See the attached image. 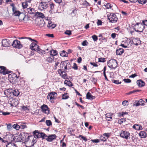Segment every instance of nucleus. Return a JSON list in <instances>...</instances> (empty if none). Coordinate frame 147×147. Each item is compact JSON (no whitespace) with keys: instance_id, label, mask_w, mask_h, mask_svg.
<instances>
[{"instance_id":"47","label":"nucleus","mask_w":147,"mask_h":147,"mask_svg":"<svg viewBox=\"0 0 147 147\" xmlns=\"http://www.w3.org/2000/svg\"><path fill=\"white\" fill-rule=\"evenodd\" d=\"M92 38L94 41H96L98 40V38L97 36L95 35H93L92 36Z\"/></svg>"},{"instance_id":"46","label":"nucleus","mask_w":147,"mask_h":147,"mask_svg":"<svg viewBox=\"0 0 147 147\" xmlns=\"http://www.w3.org/2000/svg\"><path fill=\"white\" fill-rule=\"evenodd\" d=\"M72 68L75 70H77L78 69V67L76 63H74Z\"/></svg>"},{"instance_id":"17","label":"nucleus","mask_w":147,"mask_h":147,"mask_svg":"<svg viewBox=\"0 0 147 147\" xmlns=\"http://www.w3.org/2000/svg\"><path fill=\"white\" fill-rule=\"evenodd\" d=\"M137 83L138 85L140 87H142L145 85V82L141 80H137Z\"/></svg>"},{"instance_id":"44","label":"nucleus","mask_w":147,"mask_h":147,"mask_svg":"<svg viewBox=\"0 0 147 147\" xmlns=\"http://www.w3.org/2000/svg\"><path fill=\"white\" fill-rule=\"evenodd\" d=\"M0 113H2V114L3 115H9L10 114V113L8 112H4L3 111H0Z\"/></svg>"},{"instance_id":"48","label":"nucleus","mask_w":147,"mask_h":147,"mask_svg":"<svg viewBox=\"0 0 147 147\" xmlns=\"http://www.w3.org/2000/svg\"><path fill=\"white\" fill-rule=\"evenodd\" d=\"M123 80L125 82L127 83H130L131 82V80L129 79H124Z\"/></svg>"},{"instance_id":"60","label":"nucleus","mask_w":147,"mask_h":147,"mask_svg":"<svg viewBox=\"0 0 147 147\" xmlns=\"http://www.w3.org/2000/svg\"><path fill=\"white\" fill-rule=\"evenodd\" d=\"M127 41H128V43L127 44H126V45H127V44H130L129 45H131L134 44V42H133V41H132L131 40H130L129 41H128V40Z\"/></svg>"},{"instance_id":"7","label":"nucleus","mask_w":147,"mask_h":147,"mask_svg":"<svg viewBox=\"0 0 147 147\" xmlns=\"http://www.w3.org/2000/svg\"><path fill=\"white\" fill-rule=\"evenodd\" d=\"M9 102H10L9 104L11 106L16 107L19 104V101L16 99L10 98L9 100Z\"/></svg>"},{"instance_id":"5","label":"nucleus","mask_w":147,"mask_h":147,"mask_svg":"<svg viewBox=\"0 0 147 147\" xmlns=\"http://www.w3.org/2000/svg\"><path fill=\"white\" fill-rule=\"evenodd\" d=\"M120 135L121 137L127 139L129 137L130 134L127 131H121L120 132Z\"/></svg>"},{"instance_id":"40","label":"nucleus","mask_w":147,"mask_h":147,"mask_svg":"<svg viewBox=\"0 0 147 147\" xmlns=\"http://www.w3.org/2000/svg\"><path fill=\"white\" fill-rule=\"evenodd\" d=\"M46 125L48 126L52 125V122L50 120H47L46 121Z\"/></svg>"},{"instance_id":"32","label":"nucleus","mask_w":147,"mask_h":147,"mask_svg":"<svg viewBox=\"0 0 147 147\" xmlns=\"http://www.w3.org/2000/svg\"><path fill=\"white\" fill-rule=\"evenodd\" d=\"M54 57H49L47 58V61L49 63H51L54 60Z\"/></svg>"},{"instance_id":"63","label":"nucleus","mask_w":147,"mask_h":147,"mask_svg":"<svg viewBox=\"0 0 147 147\" xmlns=\"http://www.w3.org/2000/svg\"><path fill=\"white\" fill-rule=\"evenodd\" d=\"M102 22L100 20H98V22H97V24L98 25H102Z\"/></svg>"},{"instance_id":"21","label":"nucleus","mask_w":147,"mask_h":147,"mask_svg":"<svg viewBox=\"0 0 147 147\" xmlns=\"http://www.w3.org/2000/svg\"><path fill=\"white\" fill-rule=\"evenodd\" d=\"M47 98L48 99H49L50 102L52 103L54 102V100H53L55 98V97L50 95L49 94L47 96Z\"/></svg>"},{"instance_id":"42","label":"nucleus","mask_w":147,"mask_h":147,"mask_svg":"<svg viewBox=\"0 0 147 147\" xmlns=\"http://www.w3.org/2000/svg\"><path fill=\"white\" fill-rule=\"evenodd\" d=\"M38 48H39V46L37 44L36 45V46H35L34 47V48H30V49L32 50L36 51Z\"/></svg>"},{"instance_id":"29","label":"nucleus","mask_w":147,"mask_h":147,"mask_svg":"<svg viewBox=\"0 0 147 147\" xmlns=\"http://www.w3.org/2000/svg\"><path fill=\"white\" fill-rule=\"evenodd\" d=\"M128 43L127 41L126 42H125L124 44H121V46L123 47L124 48H126L127 47H129L130 46H131V45H129V44H127V45H126V44H127Z\"/></svg>"},{"instance_id":"64","label":"nucleus","mask_w":147,"mask_h":147,"mask_svg":"<svg viewBox=\"0 0 147 147\" xmlns=\"http://www.w3.org/2000/svg\"><path fill=\"white\" fill-rule=\"evenodd\" d=\"M142 23L144 25L147 26V20L143 21Z\"/></svg>"},{"instance_id":"30","label":"nucleus","mask_w":147,"mask_h":147,"mask_svg":"<svg viewBox=\"0 0 147 147\" xmlns=\"http://www.w3.org/2000/svg\"><path fill=\"white\" fill-rule=\"evenodd\" d=\"M12 93L13 95L16 96H17L19 95L20 92L18 90L15 89L12 92Z\"/></svg>"},{"instance_id":"55","label":"nucleus","mask_w":147,"mask_h":147,"mask_svg":"<svg viewBox=\"0 0 147 147\" xmlns=\"http://www.w3.org/2000/svg\"><path fill=\"white\" fill-rule=\"evenodd\" d=\"M61 62V61L60 60L56 62L55 63V69H56L57 67V66Z\"/></svg>"},{"instance_id":"9","label":"nucleus","mask_w":147,"mask_h":147,"mask_svg":"<svg viewBox=\"0 0 147 147\" xmlns=\"http://www.w3.org/2000/svg\"><path fill=\"white\" fill-rule=\"evenodd\" d=\"M48 7V5L40 2L38 6V9L42 10L47 9Z\"/></svg>"},{"instance_id":"61","label":"nucleus","mask_w":147,"mask_h":147,"mask_svg":"<svg viewBox=\"0 0 147 147\" xmlns=\"http://www.w3.org/2000/svg\"><path fill=\"white\" fill-rule=\"evenodd\" d=\"M90 64L94 67H97L98 65L95 63L90 62Z\"/></svg>"},{"instance_id":"25","label":"nucleus","mask_w":147,"mask_h":147,"mask_svg":"<svg viewBox=\"0 0 147 147\" xmlns=\"http://www.w3.org/2000/svg\"><path fill=\"white\" fill-rule=\"evenodd\" d=\"M50 55L54 57L57 54V51L56 50H52L50 51Z\"/></svg>"},{"instance_id":"22","label":"nucleus","mask_w":147,"mask_h":147,"mask_svg":"<svg viewBox=\"0 0 147 147\" xmlns=\"http://www.w3.org/2000/svg\"><path fill=\"white\" fill-rule=\"evenodd\" d=\"M70 63L67 60L63 62L62 65H65V66L64 67L65 70H66L67 69V67H69V65H70Z\"/></svg>"},{"instance_id":"12","label":"nucleus","mask_w":147,"mask_h":147,"mask_svg":"<svg viewBox=\"0 0 147 147\" xmlns=\"http://www.w3.org/2000/svg\"><path fill=\"white\" fill-rule=\"evenodd\" d=\"M28 140L32 141L33 143V146L37 141V138L34 136H28Z\"/></svg>"},{"instance_id":"31","label":"nucleus","mask_w":147,"mask_h":147,"mask_svg":"<svg viewBox=\"0 0 147 147\" xmlns=\"http://www.w3.org/2000/svg\"><path fill=\"white\" fill-rule=\"evenodd\" d=\"M64 83L65 84H66L69 86H71L73 85L72 83L69 81L65 80Z\"/></svg>"},{"instance_id":"18","label":"nucleus","mask_w":147,"mask_h":147,"mask_svg":"<svg viewBox=\"0 0 147 147\" xmlns=\"http://www.w3.org/2000/svg\"><path fill=\"white\" fill-rule=\"evenodd\" d=\"M133 128L137 130H142V126L138 124H135L133 126Z\"/></svg>"},{"instance_id":"3","label":"nucleus","mask_w":147,"mask_h":147,"mask_svg":"<svg viewBox=\"0 0 147 147\" xmlns=\"http://www.w3.org/2000/svg\"><path fill=\"white\" fill-rule=\"evenodd\" d=\"M34 136L37 138H42V139H44L47 136L44 133L42 132H39L37 130H36L33 132Z\"/></svg>"},{"instance_id":"57","label":"nucleus","mask_w":147,"mask_h":147,"mask_svg":"<svg viewBox=\"0 0 147 147\" xmlns=\"http://www.w3.org/2000/svg\"><path fill=\"white\" fill-rule=\"evenodd\" d=\"M65 33L68 35H70L71 34V32L70 30H67L65 32Z\"/></svg>"},{"instance_id":"10","label":"nucleus","mask_w":147,"mask_h":147,"mask_svg":"<svg viewBox=\"0 0 147 147\" xmlns=\"http://www.w3.org/2000/svg\"><path fill=\"white\" fill-rule=\"evenodd\" d=\"M10 41L9 40L6 39H3L2 41V45L4 47H8L10 45Z\"/></svg>"},{"instance_id":"53","label":"nucleus","mask_w":147,"mask_h":147,"mask_svg":"<svg viewBox=\"0 0 147 147\" xmlns=\"http://www.w3.org/2000/svg\"><path fill=\"white\" fill-rule=\"evenodd\" d=\"M19 126L18 125L14 124L13 125V127L17 130H18L19 129Z\"/></svg>"},{"instance_id":"27","label":"nucleus","mask_w":147,"mask_h":147,"mask_svg":"<svg viewBox=\"0 0 147 147\" xmlns=\"http://www.w3.org/2000/svg\"><path fill=\"white\" fill-rule=\"evenodd\" d=\"M112 114L111 113H107L106 114V119L108 121H110L112 119Z\"/></svg>"},{"instance_id":"52","label":"nucleus","mask_w":147,"mask_h":147,"mask_svg":"<svg viewBox=\"0 0 147 147\" xmlns=\"http://www.w3.org/2000/svg\"><path fill=\"white\" fill-rule=\"evenodd\" d=\"M91 141L93 143H98L100 142L99 140L96 139L94 140H91Z\"/></svg>"},{"instance_id":"43","label":"nucleus","mask_w":147,"mask_h":147,"mask_svg":"<svg viewBox=\"0 0 147 147\" xmlns=\"http://www.w3.org/2000/svg\"><path fill=\"white\" fill-rule=\"evenodd\" d=\"M107 139V138H106L105 137V136H104L103 135L101 136L100 137V139L101 141H106Z\"/></svg>"},{"instance_id":"54","label":"nucleus","mask_w":147,"mask_h":147,"mask_svg":"<svg viewBox=\"0 0 147 147\" xmlns=\"http://www.w3.org/2000/svg\"><path fill=\"white\" fill-rule=\"evenodd\" d=\"M50 7L51 9V10H53L54 7V4L53 3H51L50 5Z\"/></svg>"},{"instance_id":"23","label":"nucleus","mask_w":147,"mask_h":147,"mask_svg":"<svg viewBox=\"0 0 147 147\" xmlns=\"http://www.w3.org/2000/svg\"><path fill=\"white\" fill-rule=\"evenodd\" d=\"M86 98L88 99L92 100L95 98V96H93L89 92L86 94Z\"/></svg>"},{"instance_id":"50","label":"nucleus","mask_w":147,"mask_h":147,"mask_svg":"<svg viewBox=\"0 0 147 147\" xmlns=\"http://www.w3.org/2000/svg\"><path fill=\"white\" fill-rule=\"evenodd\" d=\"M128 101L127 100H124L122 102V104L124 106H127L128 105Z\"/></svg>"},{"instance_id":"37","label":"nucleus","mask_w":147,"mask_h":147,"mask_svg":"<svg viewBox=\"0 0 147 147\" xmlns=\"http://www.w3.org/2000/svg\"><path fill=\"white\" fill-rule=\"evenodd\" d=\"M112 82L116 84H119L121 83V82H119V80H112Z\"/></svg>"},{"instance_id":"51","label":"nucleus","mask_w":147,"mask_h":147,"mask_svg":"<svg viewBox=\"0 0 147 147\" xmlns=\"http://www.w3.org/2000/svg\"><path fill=\"white\" fill-rule=\"evenodd\" d=\"M79 138H81L83 140L85 141L86 142L87 141V139L85 137L83 136L82 135H79Z\"/></svg>"},{"instance_id":"14","label":"nucleus","mask_w":147,"mask_h":147,"mask_svg":"<svg viewBox=\"0 0 147 147\" xmlns=\"http://www.w3.org/2000/svg\"><path fill=\"white\" fill-rule=\"evenodd\" d=\"M56 137V136L55 134L51 135L48 136L47 140L48 142H51L54 139H55Z\"/></svg>"},{"instance_id":"36","label":"nucleus","mask_w":147,"mask_h":147,"mask_svg":"<svg viewBox=\"0 0 147 147\" xmlns=\"http://www.w3.org/2000/svg\"><path fill=\"white\" fill-rule=\"evenodd\" d=\"M7 128L8 130H11L13 127V126H12V125L10 123L7 124Z\"/></svg>"},{"instance_id":"13","label":"nucleus","mask_w":147,"mask_h":147,"mask_svg":"<svg viewBox=\"0 0 147 147\" xmlns=\"http://www.w3.org/2000/svg\"><path fill=\"white\" fill-rule=\"evenodd\" d=\"M24 38H27L29 39L30 40H31V41H34L36 42H32L30 45V48H33L36 45H37V42L36 41V40H33L31 38L29 37H21L20 38V39H24Z\"/></svg>"},{"instance_id":"45","label":"nucleus","mask_w":147,"mask_h":147,"mask_svg":"<svg viewBox=\"0 0 147 147\" xmlns=\"http://www.w3.org/2000/svg\"><path fill=\"white\" fill-rule=\"evenodd\" d=\"M88 43L87 41L85 40L82 42V45L83 46H87L88 45Z\"/></svg>"},{"instance_id":"4","label":"nucleus","mask_w":147,"mask_h":147,"mask_svg":"<svg viewBox=\"0 0 147 147\" xmlns=\"http://www.w3.org/2000/svg\"><path fill=\"white\" fill-rule=\"evenodd\" d=\"M11 45L13 47L16 48L20 49L22 47V45L20 41L18 40H14Z\"/></svg>"},{"instance_id":"34","label":"nucleus","mask_w":147,"mask_h":147,"mask_svg":"<svg viewBox=\"0 0 147 147\" xmlns=\"http://www.w3.org/2000/svg\"><path fill=\"white\" fill-rule=\"evenodd\" d=\"M104 5L106 8L107 9H111L112 7V5L109 3H107L106 5Z\"/></svg>"},{"instance_id":"19","label":"nucleus","mask_w":147,"mask_h":147,"mask_svg":"<svg viewBox=\"0 0 147 147\" xmlns=\"http://www.w3.org/2000/svg\"><path fill=\"white\" fill-rule=\"evenodd\" d=\"M12 11L13 13L16 16H19L21 14L20 11L16 10V8L14 9V8H12Z\"/></svg>"},{"instance_id":"16","label":"nucleus","mask_w":147,"mask_h":147,"mask_svg":"<svg viewBox=\"0 0 147 147\" xmlns=\"http://www.w3.org/2000/svg\"><path fill=\"white\" fill-rule=\"evenodd\" d=\"M124 50L123 49L119 48L116 50V53L117 55H121L122 54Z\"/></svg>"},{"instance_id":"15","label":"nucleus","mask_w":147,"mask_h":147,"mask_svg":"<svg viewBox=\"0 0 147 147\" xmlns=\"http://www.w3.org/2000/svg\"><path fill=\"white\" fill-rule=\"evenodd\" d=\"M27 11L30 14H32L35 13V10L34 9L31 7H29L27 9Z\"/></svg>"},{"instance_id":"58","label":"nucleus","mask_w":147,"mask_h":147,"mask_svg":"<svg viewBox=\"0 0 147 147\" xmlns=\"http://www.w3.org/2000/svg\"><path fill=\"white\" fill-rule=\"evenodd\" d=\"M22 109L24 111H29V109L26 107L25 106H23L22 107Z\"/></svg>"},{"instance_id":"26","label":"nucleus","mask_w":147,"mask_h":147,"mask_svg":"<svg viewBox=\"0 0 147 147\" xmlns=\"http://www.w3.org/2000/svg\"><path fill=\"white\" fill-rule=\"evenodd\" d=\"M45 22L43 20H40L38 21L37 24L40 27H42L44 26Z\"/></svg>"},{"instance_id":"38","label":"nucleus","mask_w":147,"mask_h":147,"mask_svg":"<svg viewBox=\"0 0 147 147\" xmlns=\"http://www.w3.org/2000/svg\"><path fill=\"white\" fill-rule=\"evenodd\" d=\"M139 3L142 4H145L146 2V0H137Z\"/></svg>"},{"instance_id":"59","label":"nucleus","mask_w":147,"mask_h":147,"mask_svg":"<svg viewBox=\"0 0 147 147\" xmlns=\"http://www.w3.org/2000/svg\"><path fill=\"white\" fill-rule=\"evenodd\" d=\"M103 136H105L106 138H108L109 136V133H104L103 135Z\"/></svg>"},{"instance_id":"6","label":"nucleus","mask_w":147,"mask_h":147,"mask_svg":"<svg viewBox=\"0 0 147 147\" xmlns=\"http://www.w3.org/2000/svg\"><path fill=\"white\" fill-rule=\"evenodd\" d=\"M41 109L43 113L48 115L49 113V109L47 106L45 105H43L41 106Z\"/></svg>"},{"instance_id":"24","label":"nucleus","mask_w":147,"mask_h":147,"mask_svg":"<svg viewBox=\"0 0 147 147\" xmlns=\"http://www.w3.org/2000/svg\"><path fill=\"white\" fill-rule=\"evenodd\" d=\"M35 16L39 18H45V16L43 13L41 12H37L35 13Z\"/></svg>"},{"instance_id":"33","label":"nucleus","mask_w":147,"mask_h":147,"mask_svg":"<svg viewBox=\"0 0 147 147\" xmlns=\"http://www.w3.org/2000/svg\"><path fill=\"white\" fill-rule=\"evenodd\" d=\"M6 147H18L16 145L13 143H9Z\"/></svg>"},{"instance_id":"11","label":"nucleus","mask_w":147,"mask_h":147,"mask_svg":"<svg viewBox=\"0 0 147 147\" xmlns=\"http://www.w3.org/2000/svg\"><path fill=\"white\" fill-rule=\"evenodd\" d=\"M0 68L1 69V70H0V73L2 74L5 75L10 73V72L6 69V68L4 66H0Z\"/></svg>"},{"instance_id":"39","label":"nucleus","mask_w":147,"mask_h":147,"mask_svg":"<svg viewBox=\"0 0 147 147\" xmlns=\"http://www.w3.org/2000/svg\"><path fill=\"white\" fill-rule=\"evenodd\" d=\"M68 96L67 93H65L63 95L62 99H66L68 98Z\"/></svg>"},{"instance_id":"41","label":"nucleus","mask_w":147,"mask_h":147,"mask_svg":"<svg viewBox=\"0 0 147 147\" xmlns=\"http://www.w3.org/2000/svg\"><path fill=\"white\" fill-rule=\"evenodd\" d=\"M105 61V58L101 57L98 59V62H104Z\"/></svg>"},{"instance_id":"2","label":"nucleus","mask_w":147,"mask_h":147,"mask_svg":"<svg viewBox=\"0 0 147 147\" xmlns=\"http://www.w3.org/2000/svg\"><path fill=\"white\" fill-rule=\"evenodd\" d=\"M108 19L109 22L111 23H115L118 20V18L116 15L113 13H111L109 15H107Z\"/></svg>"},{"instance_id":"35","label":"nucleus","mask_w":147,"mask_h":147,"mask_svg":"<svg viewBox=\"0 0 147 147\" xmlns=\"http://www.w3.org/2000/svg\"><path fill=\"white\" fill-rule=\"evenodd\" d=\"M22 5L24 9L26 8L28 6V5L26 2H23L22 4Z\"/></svg>"},{"instance_id":"56","label":"nucleus","mask_w":147,"mask_h":147,"mask_svg":"<svg viewBox=\"0 0 147 147\" xmlns=\"http://www.w3.org/2000/svg\"><path fill=\"white\" fill-rule=\"evenodd\" d=\"M36 51L40 54H42L43 53V51L39 48H38Z\"/></svg>"},{"instance_id":"28","label":"nucleus","mask_w":147,"mask_h":147,"mask_svg":"<svg viewBox=\"0 0 147 147\" xmlns=\"http://www.w3.org/2000/svg\"><path fill=\"white\" fill-rule=\"evenodd\" d=\"M60 55L63 57H66L68 56V54L65 51L63 50L60 52Z\"/></svg>"},{"instance_id":"62","label":"nucleus","mask_w":147,"mask_h":147,"mask_svg":"<svg viewBox=\"0 0 147 147\" xmlns=\"http://www.w3.org/2000/svg\"><path fill=\"white\" fill-rule=\"evenodd\" d=\"M50 95H51L54 96L56 94V95H57V93L55 92H51L49 93Z\"/></svg>"},{"instance_id":"8","label":"nucleus","mask_w":147,"mask_h":147,"mask_svg":"<svg viewBox=\"0 0 147 147\" xmlns=\"http://www.w3.org/2000/svg\"><path fill=\"white\" fill-rule=\"evenodd\" d=\"M145 102L142 99H140L139 100H136L133 104V106L136 107L140 105L144 106L145 105Z\"/></svg>"},{"instance_id":"20","label":"nucleus","mask_w":147,"mask_h":147,"mask_svg":"<svg viewBox=\"0 0 147 147\" xmlns=\"http://www.w3.org/2000/svg\"><path fill=\"white\" fill-rule=\"evenodd\" d=\"M139 135L142 138H145L146 137V133L144 131H140L139 134Z\"/></svg>"},{"instance_id":"1","label":"nucleus","mask_w":147,"mask_h":147,"mask_svg":"<svg viewBox=\"0 0 147 147\" xmlns=\"http://www.w3.org/2000/svg\"><path fill=\"white\" fill-rule=\"evenodd\" d=\"M107 65L111 69H115L117 66V63L116 60L114 59L109 60L107 62Z\"/></svg>"},{"instance_id":"49","label":"nucleus","mask_w":147,"mask_h":147,"mask_svg":"<svg viewBox=\"0 0 147 147\" xmlns=\"http://www.w3.org/2000/svg\"><path fill=\"white\" fill-rule=\"evenodd\" d=\"M50 0H40L41 2L42 3L48 4V3Z\"/></svg>"}]
</instances>
